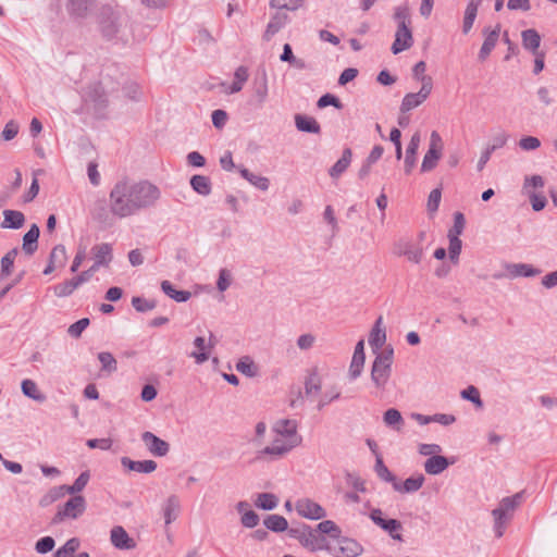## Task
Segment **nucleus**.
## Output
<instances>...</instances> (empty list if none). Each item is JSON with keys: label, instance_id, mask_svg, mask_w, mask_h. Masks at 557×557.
<instances>
[{"label": "nucleus", "instance_id": "f257e3e1", "mask_svg": "<svg viewBox=\"0 0 557 557\" xmlns=\"http://www.w3.org/2000/svg\"><path fill=\"white\" fill-rule=\"evenodd\" d=\"M160 198V188L151 182L123 178L110 191V211L120 219L128 218L153 208Z\"/></svg>", "mask_w": 557, "mask_h": 557}, {"label": "nucleus", "instance_id": "f03ea898", "mask_svg": "<svg viewBox=\"0 0 557 557\" xmlns=\"http://www.w3.org/2000/svg\"><path fill=\"white\" fill-rule=\"evenodd\" d=\"M97 23L99 32L106 40L127 42L129 16L122 8L103 5L97 16Z\"/></svg>", "mask_w": 557, "mask_h": 557}, {"label": "nucleus", "instance_id": "7ed1b4c3", "mask_svg": "<svg viewBox=\"0 0 557 557\" xmlns=\"http://www.w3.org/2000/svg\"><path fill=\"white\" fill-rule=\"evenodd\" d=\"M394 360V349L391 345L383 348L375 355L371 367V381L379 389H385V386L392 375V364Z\"/></svg>", "mask_w": 557, "mask_h": 557}, {"label": "nucleus", "instance_id": "20e7f679", "mask_svg": "<svg viewBox=\"0 0 557 557\" xmlns=\"http://www.w3.org/2000/svg\"><path fill=\"white\" fill-rule=\"evenodd\" d=\"M522 502V493L503 498L498 506L493 509L494 532L496 537L504 535L507 523L511 520L513 511Z\"/></svg>", "mask_w": 557, "mask_h": 557}, {"label": "nucleus", "instance_id": "39448f33", "mask_svg": "<svg viewBox=\"0 0 557 557\" xmlns=\"http://www.w3.org/2000/svg\"><path fill=\"white\" fill-rule=\"evenodd\" d=\"M288 536L297 540L302 547L310 552L330 548L327 540L323 535L317 534V530L306 523L289 528Z\"/></svg>", "mask_w": 557, "mask_h": 557}, {"label": "nucleus", "instance_id": "423d86ee", "mask_svg": "<svg viewBox=\"0 0 557 557\" xmlns=\"http://www.w3.org/2000/svg\"><path fill=\"white\" fill-rule=\"evenodd\" d=\"M86 510V500L82 495H74L64 505L58 507L51 523L59 524L65 519H77Z\"/></svg>", "mask_w": 557, "mask_h": 557}, {"label": "nucleus", "instance_id": "0eeeda50", "mask_svg": "<svg viewBox=\"0 0 557 557\" xmlns=\"http://www.w3.org/2000/svg\"><path fill=\"white\" fill-rule=\"evenodd\" d=\"M422 86L418 92L405 95L400 104V112L407 113L422 104L431 95L433 81L431 76H421Z\"/></svg>", "mask_w": 557, "mask_h": 557}, {"label": "nucleus", "instance_id": "6e6552de", "mask_svg": "<svg viewBox=\"0 0 557 557\" xmlns=\"http://www.w3.org/2000/svg\"><path fill=\"white\" fill-rule=\"evenodd\" d=\"M84 99L86 104L94 109L97 116H104V111L108 107V98L101 84L96 83L89 85L86 89Z\"/></svg>", "mask_w": 557, "mask_h": 557}, {"label": "nucleus", "instance_id": "1a4fd4ad", "mask_svg": "<svg viewBox=\"0 0 557 557\" xmlns=\"http://www.w3.org/2000/svg\"><path fill=\"white\" fill-rule=\"evenodd\" d=\"M393 251L396 256L405 257L414 264H419L424 256L423 246L413 239H399L395 243Z\"/></svg>", "mask_w": 557, "mask_h": 557}, {"label": "nucleus", "instance_id": "9d476101", "mask_svg": "<svg viewBox=\"0 0 557 557\" xmlns=\"http://www.w3.org/2000/svg\"><path fill=\"white\" fill-rule=\"evenodd\" d=\"M297 446L298 445H294L287 440L278 436L273 441L272 445H269L258 450L255 459L263 460L265 456H269L270 460H276L285 456L287 453H289L293 448Z\"/></svg>", "mask_w": 557, "mask_h": 557}, {"label": "nucleus", "instance_id": "9b49d317", "mask_svg": "<svg viewBox=\"0 0 557 557\" xmlns=\"http://www.w3.org/2000/svg\"><path fill=\"white\" fill-rule=\"evenodd\" d=\"M382 515L383 512L380 508H374L371 510L369 517L374 524L387 532L393 540L401 542L403 536L399 533L403 530L401 522L396 519H384Z\"/></svg>", "mask_w": 557, "mask_h": 557}, {"label": "nucleus", "instance_id": "f8f14e48", "mask_svg": "<svg viewBox=\"0 0 557 557\" xmlns=\"http://www.w3.org/2000/svg\"><path fill=\"white\" fill-rule=\"evenodd\" d=\"M275 12L271 15L269 23L262 35L264 41H270L281 29H283L292 18L288 14L289 11L274 9Z\"/></svg>", "mask_w": 557, "mask_h": 557}, {"label": "nucleus", "instance_id": "ddd939ff", "mask_svg": "<svg viewBox=\"0 0 557 557\" xmlns=\"http://www.w3.org/2000/svg\"><path fill=\"white\" fill-rule=\"evenodd\" d=\"M295 509L300 517L310 520H320L326 517L325 509L310 498L298 499Z\"/></svg>", "mask_w": 557, "mask_h": 557}, {"label": "nucleus", "instance_id": "4468645a", "mask_svg": "<svg viewBox=\"0 0 557 557\" xmlns=\"http://www.w3.org/2000/svg\"><path fill=\"white\" fill-rule=\"evenodd\" d=\"M298 423L296 420L293 419H281L275 422L273 425V431L277 434V436H281L288 442L293 443L294 445H300L301 444V436L297 434Z\"/></svg>", "mask_w": 557, "mask_h": 557}, {"label": "nucleus", "instance_id": "2eb2a0df", "mask_svg": "<svg viewBox=\"0 0 557 557\" xmlns=\"http://www.w3.org/2000/svg\"><path fill=\"white\" fill-rule=\"evenodd\" d=\"M141 441L149 453L156 457H164L170 451V444L158 437L152 432L146 431L141 434Z\"/></svg>", "mask_w": 557, "mask_h": 557}, {"label": "nucleus", "instance_id": "dca6fc26", "mask_svg": "<svg viewBox=\"0 0 557 557\" xmlns=\"http://www.w3.org/2000/svg\"><path fill=\"white\" fill-rule=\"evenodd\" d=\"M413 45L412 33L408 24L397 26L395 40L392 45V52L398 54Z\"/></svg>", "mask_w": 557, "mask_h": 557}, {"label": "nucleus", "instance_id": "f3484780", "mask_svg": "<svg viewBox=\"0 0 557 557\" xmlns=\"http://www.w3.org/2000/svg\"><path fill=\"white\" fill-rule=\"evenodd\" d=\"M110 541L115 548L121 550H131L136 547L135 540L121 525H115L111 529Z\"/></svg>", "mask_w": 557, "mask_h": 557}, {"label": "nucleus", "instance_id": "a211bd4d", "mask_svg": "<svg viewBox=\"0 0 557 557\" xmlns=\"http://www.w3.org/2000/svg\"><path fill=\"white\" fill-rule=\"evenodd\" d=\"M91 255L95 259L94 269L108 267L113 259L112 246L108 243L97 244L91 248Z\"/></svg>", "mask_w": 557, "mask_h": 557}, {"label": "nucleus", "instance_id": "6ab92c4d", "mask_svg": "<svg viewBox=\"0 0 557 557\" xmlns=\"http://www.w3.org/2000/svg\"><path fill=\"white\" fill-rule=\"evenodd\" d=\"M383 318L379 317L370 332L369 344L376 355L379 351L383 350L382 347L386 342V332L385 329L382 327Z\"/></svg>", "mask_w": 557, "mask_h": 557}, {"label": "nucleus", "instance_id": "aec40b11", "mask_svg": "<svg viewBox=\"0 0 557 557\" xmlns=\"http://www.w3.org/2000/svg\"><path fill=\"white\" fill-rule=\"evenodd\" d=\"M95 3L96 0H67L66 11L72 17L85 18Z\"/></svg>", "mask_w": 557, "mask_h": 557}, {"label": "nucleus", "instance_id": "412c9836", "mask_svg": "<svg viewBox=\"0 0 557 557\" xmlns=\"http://www.w3.org/2000/svg\"><path fill=\"white\" fill-rule=\"evenodd\" d=\"M455 460H448L445 456L435 455L429 457L424 462V470L428 474L437 475L444 472Z\"/></svg>", "mask_w": 557, "mask_h": 557}, {"label": "nucleus", "instance_id": "4be33fe9", "mask_svg": "<svg viewBox=\"0 0 557 557\" xmlns=\"http://www.w3.org/2000/svg\"><path fill=\"white\" fill-rule=\"evenodd\" d=\"M499 25H497L495 29L490 30L488 28H485L483 30L485 38L479 52V59L481 61H484L490 55L492 50L495 48L499 38Z\"/></svg>", "mask_w": 557, "mask_h": 557}, {"label": "nucleus", "instance_id": "5701e85b", "mask_svg": "<svg viewBox=\"0 0 557 557\" xmlns=\"http://www.w3.org/2000/svg\"><path fill=\"white\" fill-rule=\"evenodd\" d=\"M421 143V136L419 132H416L408 144L405 157V173L410 174L416 165L417 152Z\"/></svg>", "mask_w": 557, "mask_h": 557}, {"label": "nucleus", "instance_id": "b1692460", "mask_svg": "<svg viewBox=\"0 0 557 557\" xmlns=\"http://www.w3.org/2000/svg\"><path fill=\"white\" fill-rule=\"evenodd\" d=\"M506 269L512 277H534L542 273V270L529 263H510Z\"/></svg>", "mask_w": 557, "mask_h": 557}, {"label": "nucleus", "instance_id": "393cba45", "mask_svg": "<svg viewBox=\"0 0 557 557\" xmlns=\"http://www.w3.org/2000/svg\"><path fill=\"white\" fill-rule=\"evenodd\" d=\"M121 463L124 468L139 473H151L157 469V462L150 459L135 461L128 457H122Z\"/></svg>", "mask_w": 557, "mask_h": 557}, {"label": "nucleus", "instance_id": "a878e982", "mask_svg": "<svg viewBox=\"0 0 557 557\" xmlns=\"http://www.w3.org/2000/svg\"><path fill=\"white\" fill-rule=\"evenodd\" d=\"M2 214L3 221L0 224L2 228L18 230L25 223V215L21 211L7 209Z\"/></svg>", "mask_w": 557, "mask_h": 557}, {"label": "nucleus", "instance_id": "bb28decb", "mask_svg": "<svg viewBox=\"0 0 557 557\" xmlns=\"http://www.w3.org/2000/svg\"><path fill=\"white\" fill-rule=\"evenodd\" d=\"M424 481L423 474H418L406 479L403 483L396 481L393 488L399 493H414L422 487Z\"/></svg>", "mask_w": 557, "mask_h": 557}, {"label": "nucleus", "instance_id": "cd10ccee", "mask_svg": "<svg viewBox=\"0 0 557 557\" xmlns=\"http://www.w3.org/2000/svg\"><path fill=\"white\" fill-rule=\"evenodd\" d=\"M40 230L37 224H33L28 232L23 236V250L32 256L38 248V238Z\"/></svg>", "mask_w": 557, "mask_h": 557}, {"label": "nucleus", "instance_id": "c85d7f7f", "mask_svg": "<svg viewBox=\"0 0 557 557\" xmlns=\"http://www.w3.org/2000/svg\"><path fill=\"white\" fill-rule=\"evenodd\" d=\"M522 46L524 49L536 54L541 45V36L537 30L533 28L525 29L521 33Z\"/></svg>", "mask_w": 557, "mask_h": 557}, {"label": "nucleus", "instance_id": "c756f323", "mask_svg": "<svg viewBox=\"0 0 557 557\" xmlns=\"http://www.w3.org/2000/svg\"><path fill=\"white\" fill-rule=\"evenodd\" d=\"M295 124L298 131L304 133L320 134L321 127L312 116L296 114Z\"/></svg>", "mask_w": 557, "mask_h": 557}, {"label": "nucleus", "instance_id": "7c9ffc66", "mask_svg": "<svg viewBox=\"0 0 557 557\" xmlns=\"http://www.w3.org/2000/svg\"><path fill=\"white\" fill-rule=\"evenodd\" d=\"M163 517L165 524H171L174 520H176L180 511V500L176 495H171L165 500L163 507Z\"/></svg>", "mask_w": 557, "mask_h": 557}, {"label": "nucleus", "instance_id": "2f4dec72", "mask_svg": "<svg viewBox=\"0 0 557 557\" xmlns=\"http://www.w3.org/2000/svg\"><path fill=\"white\" fill-rule=\"evenodd\" d=\"M21 389L26 397L35 401L44 403L47 399L46 395L39 391L36 382L30 379H25L22 381Z\"/></svg>", "mask_w": 557, "mask_h": 557}, {"label": "nucleus", "instance_id": "473e14b6", "mask_svg": "<svg viewBox=\"0 0 557 557\" xmlns=\"http://www.w3.org/2000/svg\"><path fill=\"white\" fill-rule=\"evenodd\" d=\"M238 171H239L240 175L246 181H248L251 185H253L256 188L263 190V191L269 189L270 181L268 177L257 175L244 166H239Z\"/></svg>", "mask_w": 557, "mask_h": 557}, {"label": "nucleus", "instance_id": "72a5a7b5", "mask_svg": "<svg viewBox=\"0 0 557 557\" xmlns=\"http://www.w3.org/2000/svg\"><path fill=\"white\" fill-rule=\"evenodd\" d=\"M351 149L345 148L343 150L342 157L335 162V164L330 169L329 174L331 177L335 178L341 176L349 166L351 162Z\"/></svg>", "mask_w": 557, "mask_h": 557}, {"label": "nucleus", "instance_id": "f704fd0d", "mask_svg": "<svg viewBox=\"0 0 557 557\" xmlns=\"http://www.w3.org/2000/svg\"><path fill=\"white\" fill-rule=\"evenodd\" d=\"M264 527L272 532H284L289 530L287 520L281 515H269L263 520Z\"/></svg>", "mask_w": 557, "mask_h": 557}, {"label": "nucleus", "instance_id": "c9c22d12", "mask_svg": "<svg viewBox=\"0 0 557 557\" xmlns=\"http://www.w3.org/2000/svg\"><path fill=\"white\" fill-rule=\"evenodd\" d=\"M482 0H470L466 11H465V17H463V24H462V32L465 34L469 33V30L472 28L474 20L476 17L478 9L481 4Z\"/></svg>", "mask_w": 557, "mask_h": 557}, {"label": "nucleus", "instance_id": "e433bc0d", "mask_svg": "<svg viewBox=\"0 0 557 557\" xmlns=\"http://www.w3.org/2000/svg\"><path fill=\"white\" fill-rule=\"evenodd\" d=\"M191 188L201 196L211 194L212 185L208 176L196 174L190 178Z\"/></svg>", "mask_w": 557, "mask_h": 557}, {"label": "nucleus", "instance_id": "4c0bfd02", "mask_svg": "<svg viewBox=\"0 0 557 557\" xmlns=\"http://www.w3.org/2000/svg\"><path fill=\"white\" fill-rule=\"evenodd\" d=\"M339 550L344 557H357L363 552V547L352 539L344 537L341 540Z\"/></svg>", "mask_w": 557, "mask_h": 557}, {"label": "nucleus", "instance_id": "58836bf2", "mask_svg": "<svg viewBox=\"0 0 557 557\" xmlns=\"http://www.w3.org/2000/svg\"><path fill=\"white\" fill-rule=\"evenodd\" d=\"M383 421L387 426L394 429L397 432L401 431L405 423L400 411L395 408H389L384 412Z\"/></svg>", "mask_w": 557, "mask_h": 557}, {"label": "nucleus", "instance_id": "ea45409f", "mask_svg": "<svg viewBox=\"0 0 557 557\" xmlns=\"http://www.w3.org/2000/svg\"><path fill=\"white\" fill-rule=\"evenodd\" d=\"M82 284L77 281V277H73L71 280L64 281L60 284H57L53 287V293L59 298H64L73 294V292L78 288Z\"/></svg>", "mask_w": 557, "mask_h": 557}, {"label": "nucleus", "instance_id": "a19ab883", "mask_svg": "<svg viewBox=\"0 0 557 557\" xmlns=\"http://www.w3.org/2000/svg\"><path fill=\"white\" fill-rule=\"evenodd\" d=\"M161 289L165 295H168L170 298L174 299L177 302H185L191 297L190 292L176 290L169 281H163L161 283Z\"/></svg>", "mask_w": 557, "mask_h": 557}, {"label": "nucleus", "instance_id": "79ce46f5", "mask_svg": "<svg viewBox=\"0 0 557 557\" xmlns=\"http://www.w3.org/2000/svg\"><path fill=\"white\" fill-rule=\"evenodd\" d=\"M321 379L318 373V369L313 368L310 370L309 375L305 381V394L307 396L318 394L321 391Z\"/></svg>", "mask_w": 557, "mask_h": 557}, {"label": "nucleus", "instance_id": "37998d69", "mask_svg": "<svg viewBox=\"0 0 557 557\" xmlns=\"http://www.w3.org/2000/svg\"><path fill=\"white\" fill-rule=\"evenodd\" d=\"M278 504V498L272 493H260L255 499V506L263 510H273Z\"/></svg>", "mask_w": 557, "mask_h": 557}, {"label": "nucleus", "instance_id": "c03bdc74", "mask_svg": "<svg viewBox=\"0 0 557 557\" xmlns=\"http://www.w3.org/2000/svg\"><path fill=\"white\" fill-rule=\"evenodd\" d=\"M314 530H317V534H327L332 539H339L342 535L341 528L332 520H323Z\"/></svg>", "mask_w": 557, "mask_h": 557}, {"label": "nucleus", "instance_id": "a18cd8bd", "mask_svg": "<svg viewBox=\"0 0 557 557\" xmlns=\"http://www.w3.org/2000/svg\"><path fill=\"white\" fill-rule=\"evenodd\" d=\"M374 471L381 480L392 483L393 486H394L395 482L397 481L396 476L385 466L381 456H376Z\"/></svg>", "mask_w": 557, "mask_h": 557}, {"label": "nucleus", "instance_id": "49530a36", "mask_svg": "<svg viewBox=\"0 0 557 557\" xmlns=\"http://www.w3.org/2000/svg\"><path fill=\"white\" fill-rule=\"evenodd\" d=\"M304 1L305 0H270L269 7L271 9H280L294 12L304 5Z\"/></svg>", "mask_w": 557, "mask_h": 557}, {"label": "nucleus", "instance_id": "de8ad7c7", "mask_svg": "<svg viewBox=\"0 0 557 557\" xmlns=\"http://www.w3.org/2000/svg\"><path fill=\"white\" fill-rule=\"evenodd\" d=\"M248 70L245 66H239L234 73V82L230 87V92L235 94L243 89L244 84L248 79Z\"/></svg>", "mask_w": 557, "mask_h": 557}, {"label": "nucleus", "instance_id": "09e8293b", "mask_svg": "<svg viewBox=\"0 0 557 557\" xmlns=\"http://www.w3.org/2000/svg\"><path fill=\"white\" fill-rule=\"evenodd\" d=\"M67 260L66 249L63 245H57L50 252L49 261L52 265L62 268L65 265Z\"/></svg>", "mask_w": 557, "mask_h": 557}, {"label": "nucleus", "instance_id": "8fccbe9b", "mask_svg": "<svg viewBox=\"0 0 557 557\" xmlns=\"http://www.w3.org/2000/svg\"><path fill=\"white\" fill-rule=\"evenodd\" d=\"M441 157L442 153L435 151V149H429L423 158L421 172H430L435 169Z\"/></svg>", "mask_w": 557, "mask_h": 557}, {"label": "nucleus", "instance_id": "3c124183", "mask_svg": "<svg viewBox=\"0 0 557 557\" xmlns=\"http://www.w3.org/2000/svg\"><path fill=\"white\" fill-rule=\"evenodd\" d=\"M98 360L101 363V370L107 371L108 373H112L117 370V362L111 352H99Z\"/></svg>", "mask_w": 557, "mask_h": 557}, {"label": "nucleus", "instance_id": "603ef678", "mask_svg": "<svg viewBox=\"0 0 557 557\" xmlns=\"http://www.w3.org/2000/svg\"><path fill=\"white\" fill-rule=\"evenodd\" d=\"M89 478V472L84 471L77 476V479L74 481L72 485L63 486V488H65L69 494L76 495L86 487Z\"/></svg>", "mask_w": 557, "mask_h": 557}, {"label": "nucleus", "instance_id": "864d4df0", "mask_svg": "<svg viewBox=\"0 0 557 557\" xmlns=\"http://www.w3.org/2000/svg\"><path fill=\"white\" fill-rule=\"evenodd\" d=\"M255 95L260 103L265 101L268 97V79L265 73L255 81Z\"/></svg>", "mask_w": 557, "mask_h": 557}, {"label": "nucleus", "instance_id": "5fc2aeb1", "mask_svg": "<svg viewBox=\"0 0 557 557\" xmlns=\"http://www.w3.org/2000/svg\"><path fill=\"white\" fill-rule=\"evenodd\" d=\"M18 253L17 248L8 251L1 259V273L5 276L10 275L14 264V260Z\"/></svg>", "mask_w": 557, "mask_h": 557}, {"label": "nucleus", "instance_id": "6e6d98bb", "mask_svg": "<svg viewBox=\"0 0 557 557\" xmlns=\"http://www.w3.org/2000/svg\"><path fill=\"white\" fill-rule=\"evenodd\" d=\"M448 238H449V247H448L449 259L451 260L453 263H458L459 255L461 252L462 242L459 237H457L456 235H453V234L448 235Z\"/></svg>", "mask_w": 557, "mask_h": 557}, {"label": "nucleus", "instance_id": "4d7b16f0", "mask_svg": "<svg viewBox=\"0 0 557 557\" xmlns=\"http://www.w3.org/2000/svg\"><path fill=\"white\" fill-rule=\"evenodd\" d=\"M194 345L199 350V352H191V357L195 358L197 363H203L209 359V352L206 351L207 346L205 338L201 336L196 337Z\"/></svg>", "mask_w": 557, "mask_h": 557}, {"label": "nucleus", "instance_id": "13d9d810", "mask_svg": "<svg viewBox=\"0 0 557 557\" xmlns=\"http://www.w3.org/2000/svg\"><path fill=\"white\" fill-rule=\"evenodd\" d=\"M461 397L466 400L473 403L475 405V407H478V408L483 407V401L481 399L480 392L473 385H470L467 388L462 389Z\"/></svg>", "mask_w": 557, "mask_h": 557}, {"label": "nucleus", "instance_id": "bf43d9fd", "mask_svg": "<svg viewBox=\"0 0 557 557\" xmlns=\"http://www.w3.org/2000/svg\"><path fill=\"white\" fill-rule=\"evenodd\" d=\"M132 306L138 312H146L154 309L157 301L136 296L132 298Z\"/></svg>", "mask_w": 557, "mask_h": 557}, {"label": "nucleus", "instance_id": "052dcab7", "mask_svg": "<svg viewBox=\"0 0 557 557\" xmlns=\"http://www.w3.org/2000/svg\"><path fill=\"white\" fill-rule=\"evenodd\" d=\"M236 370L247 376L256 375V367L249 357H244L239 359V361L236 364Z\"/></svg>", "mask_w": 557, "mask_h": 557}, {"label": "nucleus", "instance_id": "680f3d73", "mask_svg": "<svg viewBox=\"0 0 557 557\" xmlns=\"http://www.w3.org/2000/svg\"><path fill=\"white\" fill-rule=\"evenodd\" d=\"M55 541L51 536L40 537L35 544V550L38 554H47L54 548Z\"/></svg>", "mask_w": 557, "mask_h": 557}, {"label": "nucleus", "instance_id": "e2e57ef3", "mask_svg": "<svg viewBox=\"0 0 557 557\" xmlns=\"http://www.w3.org/2000/svg\"><path fill=\"white\" fill-rule=\"evenodd\" d=\"M364 361H366V357H362V358L352 357L350 366H349V372H348L350 380H356L361 375L363 366H364Z\"/></svg>", "mask_w": 557, "mask_h": 557}, {"label": "nucleus", "instance_id": "0e129e2a", "mask_svg": "<svg viewBox=\"0 0 557 557\" xmlns=\"http://www.w3.org/2000/svg\"><path fill=\"white\" fill-rule=\"evenodd\" d=\"M90 321L88 318H83L75 323L71 324L67 329V333L70 336L74 338L81 337L82 333L89 325Z\"/></svg>", "mask_w": 557, "mask_h": 557}, {"label": "nucleus", "instance_id": "69168bd1", "mask_svg": "<svg viewBox=\"0 0 557 557\" xmlns=\"http://www.w3.org/2000/svg\"><path fill=\"white\" fill-rule=\"evenodd\" d=\"M441 198H442V191L440 188H435L430 193L429 198H428V205H426L428 211L430 213H435L438 210Z\"/></svg>", "mask_w": 557, "mask_h": 557}, {"label": "nucleus", "instance_id": "338daca9", "mask_svg": "<svg viewBox=\"0 0 557 557\" xmlns=\"http://www.w3.org/2000/svg\"><path fill=\"white\" fill-rule=\"evenodd\" d=\"M317 106L320 109L325 108L327 106H333L337 109H342V107H343L339 99L332 94H325V95L321 96L317 102Z\"/></svg>", "mask_w": 557, "mask_h": 557}, {"label": "nucleus", "instance_id": "774afa93", "mask_svg": "<svg viewBox=\"0 0 557 557\" xmlns=\"http://www.w3.org/2000/svg\"><path fill=\"white\" fill-rule=\"evenodd\" d=\"M260 518L253 510H247L240 517L242 524L248 529L257 527Z\"/></svg>", "mask_w": 557, "mask_h": 557}]
</instances>
